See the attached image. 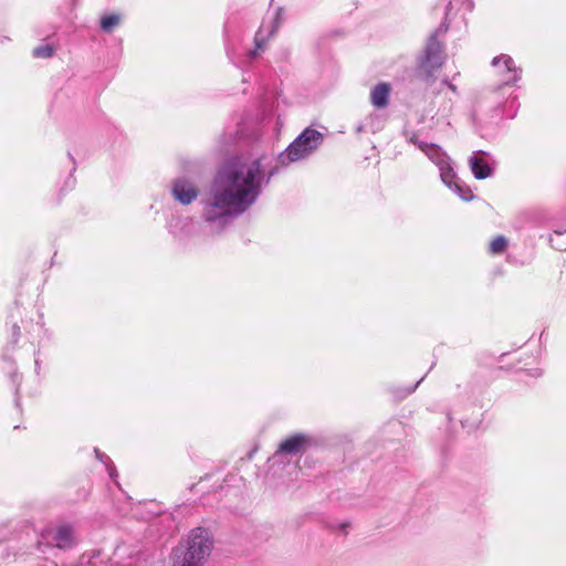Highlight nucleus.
Instances as JSON below:
<instances>
[{
  "mask_svg": "<svg viewBox=\"0 0 566 566\" xmlns=\"http://www.w3.org/2000/svg\"><path fill=\"white\" fill-rule=\"evenodd\" d=\"M443 84H446L454 94H457L458 90L457 86L451 84L449 81L444 80Z\"/></svg>",
  "mask_w": 566,
  "mask_h": 566,
  "instance_id": "nucleus-17",
  "label": "nucleus"
},
{
  "mask_svg": "<svg viewBox=\"0 0 566 566\" xmlns=\"http://www.w3.org/2000/svg\"><path fill=\"white\" fill-rule=\"evenodd\" d=\"M450 189L455 192L462 200L470 201L473 199L471 189L464 185H461L457 177L453 179L452 188Z\"/></svg>",
  "mask_w": 566,
  "mask_h": 566,
  "instance_id": "nucleus-13",
  "label": "nucleus"
},
{
  "mask_svg": "<svg viewBox=\"0 0 566 566\" xmlns=\"http://www.w3.org/2000/svg\"><path fill=\"white\" fill-rule=\"evenodd\" d=\"M281 19V10L277 9L270 18L269 21H264L255 34V46L261 49L266 40L274 34Z\"/></svg>",
  "mask_w": 566,
  "mask_h": 566,
  "instance_id": "nucleus-8",
  "label": "nucleus"
},
{
  "mask_svg": "<svg viewBox=\"0 0 566 566\" xmlns=\"http://www.w3.org/2000/svg\"><path fill=\"white\" fill-rule=\"evenodd\" d=\"M174 198L182 205L191 203L198 197V189L186 179H178L172 186Z\"/></svg>",
  "mask_w": 566,
  "mask_h": 566,
  "instance_id": "nucleus-7",
  "label": "nucleus"
},
{
  "mask_svg": "<svg viewBox=\"0 0 566 566\" xmlns=\"http://www.w3.org/2000/svg\"><path fill=\"white\" fill-rule=\"evenodd\" d=\"M495 73L505 85L514 84L521 78V70L514 64L511 56L502 54L492 60Z\"/></svg>",
  "mask_w": 566,
  "mask_h": 566,
  "instance_id": "nucleus-5",
  "label": "nucleus"
},
{
  "mask_svg": "<svg viewBox=\"0 0 566 566\" xmlns=\"http://www.w3.org/2000/svg\"><path fill=\"white\" fill-rule=\"evenodd\" d=\"M263 171L260 159H233L216 175L203 202L202 218L223 229L247 211L261 193Z\"/></svg>",
  "mask_w": 566,
  "mask_h": 566,
  "instance_id": "nucleus-1",
  "label": "nucleus"
},
{
  "mask_svg": "<svg viewBox=\"0 0 566 566\" xmlns=\"http://www.w3.org/2000/svg\"><path fill=\"white\" fill-rule=\"evenodd\" d=\"M109 475L114 476V470L113 469L109 470Z\"/></svg>",
  "mask_w": 566,
  "mask_h": 566,
  "instance_id": "nucleus-19",
  "label": "nucleus"
},
{
  "mask_svg": "<svg viewBox=\"0 0 566 566\" xmlns=\"http://www.w3.org/2000/svg\"><path fill=\"white\" fill-rule=\"evenodd\" d=\"M212 542L208 532L203 528H195L190 532L185 551L175 553L174 566H202L209 557Z\"/></svg>",
  "mask_w": 566,
  "mask_h": 566,
  "instance_id": "nucleus-2",
  "label": "nucleus"
},
{
  "mask_svg": "<svg viewBox=\"0 0 566 566\" xmlns=\"http://www.w3.org/2000/svg\"><path fill=\"white\" fill-rule=\"evenodd\" d=\"M310 439L307 436L301 433L294 434L281 442L279 452L286 454H297L304 451Z\"/></svg>",
  "mask_w": 566,
  "mask_h": 566,
  "instance_id": "nucleus-11",
  "label": "nucleus"
},
{
  "mask_svg": "<svg viewBox=\"0 0 566 566\" xmlns=\"http://www.w3.org/2000/svg\"><path fill=\"white\" fill-rule=\"evenodd\" d=\"M120 23V15L116 13L104 15L101 19V28L105 32H111Z\"/></svg>",
  "mask_w": 566,
  "mask_h": 566,
  "instance_id": "nucleus-14",
  "label": "nucleus"
},
{
  "mask_svg": "<svg viewBox=\"0 0 566 566\" xmlns=\"http://www.w3.org/2000/svg\"><path fill=\"white\" fill-rule=\"evenodd\" d=\"M42 538L46 541L48 544L59 548H69L75 543L73 530L67 525L48 528L42 534Z\"/></svg>",
  "mask_w": 566,
  "mask_h": 566,
  "instance_id": "nucleus-6",
  "label": "nucleus"
},
{
  "mask_svg": "<svg viewBox=\"0 0 566 566\" xmlns=\"http://www.w3.org/2000/svg\"><path fill=\"white\" fill-rule=\"evenodd\" d=\"M507 247V240L503 235H499L495 239H493L490 243V251L492 253H502Z\"/></svg>",
  "mask_w": 566,
  "mask_h": 566,
  "instance_id": "nucleus-15",
  "label": "nucleus"
},
{
  "mask_svg": "<svg viewBox=\"0 0 566 566\" xmlns=\"http://www.w3.org/2000/svg\"><path fill=\"white\" fill-rule=\"evenodd\" d=\"M469 167L476 179H486L493 175L494 168L483 158L480 151L473 153L469 158Z\"/></svg>",
  "mask_w": 566,
  "mask_h": 566,
  "instance_id": "nucleus-9",
  "label": "nucleus"
},
{
  "mask_svg": "<svg viewBox=\"0 0 566 566\" xmlns=\"http://www.w3.org/2000/svg\"><path fill=\"white\" fill-rule=\"evenodd\" d=\"M96 454H97V458L103 461L104 455L99 454L97 451H96Z\"/></svg>",
  "mask_w": 566,
  "mask_h": 566,
  "instance_id": "nucleus-18",
  "label": "nucleus"
},
{
  "mask_svg": "<svg viewBox=\"0 0 566 566\" xmlns=\"http://www.w3.org/2000/svg\"><path fill=\"white\" fill-rule=\"evenodd\" d=\"M54 48L50 44H41L33 50V55L40 59H46L52 56Z\"/></svg>",
  "mask_w": 566,
  "mask_h": 566,
  "instance_id": "nucleus-16",
  "label": "nucleus"
},
{
  "mask_svg": "<svg viewBox=\"0 0 566 566\" xmlns=\"http://www.w3.org/2000/svg\"><path fill=\"white\" fill-rule=\"evenodd\" d=\"M323 142V135L316 129H304L280 156L283 164L294 163L310 156Z\"/></svg>",
  "mask_w": 566,
  "mask_h": 566,
  "instance_id": "nucleus-3",
  "label": "nucleus"
},
{
  "mask_svg": "<svg viewBox=\"0 0 566 566\" xmlns=\"http://www.w3.org/2000/svg\"><path fill=\"white\" fill-rule=\"evenodd\" d=\"M442 64L441 48L439 43L432 41L426 50V55L422 60L421 67L431 74L434 70L439 69Z\"/></svg>",
  "mask_w": 566,
  "mask_h": 566,
  "instance_id": "nucleus-10",
  "label": "nucleus"
},
{
  "mask_svg": "<svg viewBox=\"0 0 566 566\" xmlns=\"http://www.w3.org/2000/svg\"><path fill=\"white\" fill-rule=\"evenodd\" d=\"M409 140L417 145L418 148L429 158V160L438 167L441 181L448 188H452V182L455 178V171L451 166L450 157L436 144H427L420 142L416 138V136H411Z\"/></svg>",
  "mask_w": 566,
  "mask_h": 566,
  "instance_id": "nucleus-4",
  "label": "nucleus"
},
{
  "mask_svg": "<svg viewBox=\"0 0 566 566\" xmlns=\"http://www.w3.org/2000/svg\"><path fill=\"white\" fill-rule=\"evenodd\" d=\"M391 87L388 83H379L370 92V102L376 108H385L389 102Z\"/></svg>",
  "mask_w": 566,
  "mask_h": 566,
  "instance_id": "nucleus-12",
  "label": "nucleus"
}]
</instances>
